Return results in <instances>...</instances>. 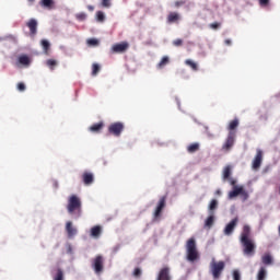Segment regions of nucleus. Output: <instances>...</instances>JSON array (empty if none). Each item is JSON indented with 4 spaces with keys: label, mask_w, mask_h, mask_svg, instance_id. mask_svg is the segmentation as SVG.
Instances as JSON below:
<instances>
[{
    "label": "nucleus",
    "mask_w": 280,
    "mask_h": 280,
    "mask_svg": "<svg viewBox=\"0 0 280 280\" xmlns=\"http://www.w3.org/2000/svg\"><path fill=\"white\" fill-rule=\"evenodd\" d=\"M240 243L243 248V254L248 257H253L256 254L257 245L255 240L252 237V228L248 224L243 226L240 235Z\"/></svg>",
    "instance_id": "f257e3e1"
},
{
    "label": "nucleus",
    "mask_w": 280,
    "mask_h": 280,
    "mask_svg": "<svg viewBox=\"0 0 280 280\" xmlns=\"http://www.w3.org/2000/svg\"><path fill=\"white\" fill-rule=\"evenodd\" d=\"M66 209H67L68 214L72 219H74V220L80 219L83 213L82 199L75 194L70 195L67 199Z\"/></svg>",
    "instance_id": "f03ea898"
},
{
    "label": "nucleus",
    "mask_w": 280,
    "mask_h": 280,
    "mask_svg": "<svg viewBox=\"0 0 280 280\" xmlns=\"http://www.w3.org/2000/svg\"><path fill=\"white\" fill-rule=\"evenodd\" d=\"M186 259L189 262H195L200 259V254L197 249V243L195 237H190L186 242Z\"/></svg>",
    "instance_id": "7ed1b4c3"
},
{
    "label": "nucleus",
    "mask_w": 280,
    "mask_h": 280,
    "mask_svg": "<svg viewBox=\"0 0 280 280\" xmlns=\"http://www.w3.org/2000/svg\"><path fill=\"white\" fill-rule=\"evenodd\" d=\"M225 267L226 265L224 260L217 261L215 258H212L210 262V273L213 280H219L222 277Z\"/></svg>",
    "instance_id": "20e7f679"
},
{
    "label": "nucleus",
    "mask_w": 280,
    "mask_h": 280,
    "mask_svg": "<svg viewBox=\"0 0 280 280\" xmlns=\"http://www.w3.org/2000/svg\"><path fill=\"white\" fill-rule=\"evenodd\" d=\"M124 130H125V125L121 121L112 122L107 128L108 133L114 137H120Z\"/></svg>",
    "instance_id": "39448f33"
},
{
    "label": "nucleus",
    "mask_w": 280,
    "mask_h": 280,
    "mask_svg": "<svg viewBox=\"0 0 280 280\" xmlns=\"http://www.w3.org/2000/svg\"><path fill=\"white\" fill-rule=\"evenodd\" d=\"M236 141V131H229L228 137L222 144V150L225 152H230L232 148L234 147Z\"/></svg>",
    "instance_id": "423d86ee"
},
{
    "label": "nucleus",
    "mask_w": 280,
    "mask_h": 280,
    "mask_svg": "<svg viewBox=\"0 0 280 280\" xmlns=\"http://www.w3.org/2000/svg\"><path fill=\"white\" fill-rule=\"evenodd\" d=\"M166 199H167L166 196H161V197H160V199H159V201H158V205H156V207H155V209H154V211H153V218H154V219L161 218L162 212H163V210H164L165 207H166Z\"/></svg>",
    "instance_id": "0eeeda50"
},
{
    "label": "nucleus",
    "mask_w": 280,
    "mask_h": 280,
    "mask_svg": "<svg viewBox=\"0 0 280 280\" xmlns=\"http://www.w3.org/2000/svg\"><path fill=\"white\" fill-rule=\"evenodd\" d=\"M92 268L95 275H101L104 271V257L95 256L92 260Z\"/></svg>",
    "instance_id": "6e6552de"
},
{
    "label": "nucleus",
    "mask_w": 280,
    "mask_h": 280,
    "mask_svg": "<svg viewBox=\"0 0 280 280\" xmlns=\"http://www.w3.org/2000/svg\"><path fill=\"white\" fill-rule=\"evenodd\" d=\"M240 222L238 217L233 218L224 228L223 233L226 236H231Z\"/></svg>",
    "instance_id": "1a4fd4ad"
},
{
    "label": "nucleus",
    "mask_w": 280,
    "mask_h": 280,
    "mask_svg": "<svg viewBox=\"0 0 280 280\" xmlns=\"http://www.w3.org/2000/svg\"><path fill=\"white\" fill-rule=\"evenodd\" d=\"M262 160H264V152L261 149H257L256 155L252 163L253 170H255V171L259 170L261 167Z\"/></svg>",
    "instance_id": "9d476101"
},
{
    "label": "nucleus",
    "mask_w": 280,
    "mask_h": 280,
    "mask_svg": "<svg viewBox=\"0 0 280 280\" xmlns=\"http://www.w3.org/2000/svg\"><path fill=\"white\" fill-rule=\"evenodd\" d=\"M128 48H129V44L127 42H121V43L114 44L112 46V51L114 54H124L128 50Z\"/></svg>",
    "instance_id": "9b49d317"
},
{
    "label": "nucleus",
    "mask_w": 280,
    "mask_h": 280,
    "mask_svg": "<svg viewBox=\"0 0 280 280\" xmlns=\"http://www.w3.org/2000/svg\"><path fill=\"white\" fill-rule=\"evenodd\" d=\"M26 27L30 31V36L35 37L37 35V27H38V22L35 19H30L26 22Z\"/></svg>",
    "instance_id": "f8f14e48"
},
{
    "label": "nucleus",
    "mask_w": 280,
    "mask_h": 280,
    "mask_svg": "<svg viewBox=\"0 0 280 280\" xmlns=\"http://www.w3.org/2000/svg\"><path fill=\"white\" fill-rule=\"evenodd\" d=\"M155 280H172L171 268L162 267V269H160Z\"/></svg>",
    "instance_id": "ddd939ff"
},
{
    "label": "nucleus",
    "mask_w": 280,
    "mask_h": 280,
    "mask_svg": "<svg viewBox=\"0 0 280 280\" xmlns=\"http://www.w3.org/2000/svg\"><path fill=\"white\" fill-rule=\"evenodd\" d=\"M66 232L69 238H72L78 234V230L73 226L72 221L66 222Z\"/></svg>",
    "instance_id": "4468645a"
},
{
    "label": "nucleus",
    "mask_w": 280,
    "mask_h": 280,
    "mask_svg": "<svg viewBox=\"0 0 280 280\" xmlns=\"http://www.w3.org/2000/svg\"><path fill=\"white\" fill-rule=\"evenodd\" d=\"M180 20V14L177 12H170L166 18L168 24L178 23Z\"/></svg>",
    "instance_id": "2eb2a0df"
},
{
    "label": "nucleus",
    "mask_w": 280,
    "mask_h": 280,
    "mask_svg": "<svg viewBox=\"0 0 280 280\" xmlns=\"http://www.w3.org/2000/svg\"><path fill=\"white\" fill-rule=\"evenodd\" d=\"M82 182L84 185L89 186L92 185L94 182V175L91 172H84L82 174Z\"/></svg>",
    "instance_id": "dca6fc26"
},
{
    "label": "nucleus",
    "mask_w": 280,
    "mask_h": 280,
    "mask_svg": "<svg viewBox=\"0 0 280 280\" xmlns=\"http://www.w3.org/2000/svg\"><path fill=\"white\" fill-rule=\"evenodd\" d=\"M105 124L103 121L93 124L89 127V131L93 132V133H100L103 128H104Z\"/></svg>",
    "instance_id": "f3484780"
},
{
    "label": "nucleus",
    "mask_w": 280,
    "mask_h": 280,
    "mask_svg": "<svg viewBox=\"0 0 280 280\" xmlns=\"http://www.w3.org/2000/svg\"><path fill=\"white\" fill-rule=\"evenodd\" d=\"M243 186H233V189L229 191V199H234L241 195Z\"/></svg>",
    "instance_id": "a211bd4d"
},
{
    "label": "nucleus",
    "mask_w": 280,
    "mask_h": 280,
    "mask_svg": "<svg viewBox=\"0 0 280 280\" xmlns=\"http://www.w3.org/2000/svg\"><path fill=\"white\" fill-rule=\"evenodd\" d=\"M102 234V226L101 225H94L90 229V235L94 238H98Z\"/></svg>",
    "instance_id": "6ab92c4d"
},
{
    "label": "nucleus",
    "mask_w": 280,
    "mask_h": 280,
    "mask_svg": "<svg viewBox=\"0 0 280 280\" xmlns=\"http://www.w3.org/2000/svg\"><path fill=\"white\" fill-rule=\"evenodd\" d=\"M31 63V59L27 55H21L18 57V65L27 67Z\"/></svg>",
    "instance_id": "aec40b11"
},
{
    "label": "nucleus",
    "mask_w": 280,
    "mask_h": 280,
    "mask_svg": "<svg viewBox=\"0 0 280 280\" xmlns=\"http://www.w3.org/2000/svg\"><path fill=\"white\" fill-rule=\"evenodd\" d=\"M238 126H240V119L238 118L232 119L228 126L229 132H235V130L238 128Z\"/></svg>",
    "instance_id": "412c9836"
},
{
    "label": "nucleus",
    "mask_w": 280,
    "mask_h": 280,
    "mask_svg": "<svg viewBox=\"0 0 280 280\" xmlns=\"http://www.w3.org/2000/svg\"><path fill=\"white\" fill-rule=\"evenodd\" d=\"M39 5L47 10H52L55 8V1L54 0H40Z\"/></svg>",
    "instance_id": "4be33fe9"
},
{
    "label": "nucleus",
    "mask_w": 280,
    "mask_h": 280,
    "mask_svg": "<svg viewBox=\"0 0 280 280\" xmlns=\"http://www.w3.org/2000/svg\"><path fill=\"white\" fill-rule=\"evenodd\" d=\"M200 150V143L194 142L187 145V152L194 154Z\"/></svg>",
    "instance_id": "5701e85b"
},
{
    "label": "nucleus",
    "mask_w": 280,
    "mask_h": 280,
    "mask_svg": "<svg viewBox=\"0 0 280 280\" xmlns=\"http://www.w3.org/2000/svg\"><path fill=\"white\" fill-rule=\"evenodd\" d=\"M52 280H65V271L58 267L52 275Z\"/></svg>",
    "instance_id": "b1692460"
},
{
    "label": "nucleus",
    "mask_w": 280,
    "mask_h": 280,
    "mask_svg": "<svg viewBox=\"0 0 280 280\" xmlns=\"http://www.w3.org/2000/svg\"><path fill=\"white\" fill-rule=\"evenodd\" d=\"M40 46L43 48L44 55L48 56L50 50V43L47 39H42Z\"/></svg>",
    "instance_id": "393cba45"
},
{
    "label": "nucleus",
    "mask_w": 280,
    "mask_h": 280,
    "mask_svg": "<svg viewBox=\"0 0 280 280\" xmlns=\"http://www.w3.org/2000/svg\"><path fill=\"white\" fill-rule=\"evenodd\" d=\"M171 59L168 56H163L160 60V62L156 65L158 69H163L164 67H166L167 65H170Z\"/></svg>",
    "instance_id": "a878e982"
},
{
    "label": "nucleus",
    "mask_w": 280,
    "mask_h": 280,
    "mask_svg": "<svg viewBox=\"0 0 280 280\" xmlns=\"http://www.w3.org/2000/svg\"><path fill=\"white\" fill-rule=\"evenodd\" d=\"M219 207V201L218 199H211L208 209H209V213L210 214H214V211L218 209Z\"/></svg>",
    "instance_id": "bb28decb"
},
{
    "label": "nucleus",
    "mask_w": 280,
    "mask_h": 280,
    "mask_svg": "<svg viewBox=\"0 0 280 280\" xmlns=\"http://www.w3.org/2000/svg\"><path fill=\"white\" fill-rule=\"evenodd\" d=\"M261 262L265 266H270L273 264V258L271 256V254H264V256H261Z\"/></svg>",
    "instance_id": "cd10ccee"
},
{
    "label": "nucleus",
    "mask_w": 280,
    "mask_h": 280,
    "mask_svg": "<svg viewBox=\"0 0 280 280\" xmlns=\"http://www.w3.org/2000/svg\"><path fill=\"white\" fill-rule=\"evenodd\" d=\"M45 65L50 71H55L58 66V61L56 59H47Z\"/></svg>",
    "instance_id": "c85d7f7f"
},
{
    "label": "nucleus",
    "mask_w": 280,
    "mask_h": 280,
    "mask_svg": "<svg viewBox=\"0 0 280 280\" xmlns=\"http://www.w3.org/2000/svg\"><path fill=\"white\" fill-rule=\"evenodd\" d=\"M214 220H215L214 213H210L205 221V228L211 229L214 224Z\"/></svg>",
    "instance_id": "c756f323"
},
{
    "label": "nucleus",
    "mask_w": 280,
    "mask_h": 280,
    "mask_svg": "<svg viewBox=\"0 0 280 280\" xmlns=\"http://www.w3.org/2000/svg\"><path fill=\"white\" fill-rule=\"evenodd\" d=\"M185 65L188 66L192 71H198V65L191 59H186Z\"/></svg>",
    "instance_id": "7c9ffc66"
},
{
    "label": "nucleus",
    "mask_w": 280,
    "mask_h": 280,
    "mask_svg": "<svg viewBox=\"0 0 280 280\" xmlns=\"http://www.w3.org/2000/svg\"><path fill=\"white\" fill-rule=\"evenodd\" d=\"M267 277V271L265 267H260L258 273H257V280H265Z\"/></svg>",
    "instance_id": "2f4dec72"
},
{
    "label": "nucleus",
    "mask_w": 280,
    "mask_h": 280,
    "mask_svg": "<svg viewBox=\"0 0 280 280\" xmlns=\"http://www.w3.org/2000/svg\"><path fill=\"white\" fill-rule=\"evenodd\" d=\"M74 18L79 22H84L88 19V14L85 12H80V13H77Z\"/></svg>",
    "instance_id": "473e14b6"
},
{
    "label": "nucleus",
    "mask_w": 280,
    "mask_h": 280,
    "mask_svg": "<svg viewBox=\"0 0 280 280\" xmlns=\"http://www.w3.org/2000/svg\"><path fill=\"white\" fill-rule=\"evenodd\" d=\"M101 71V66L98 63H92V77H96Z\"/></svg>",
    "instance_id": "72a5a7b5"
},
{
    "label": "nucleus",
    "mask_w": 280,
    "mask_h": 280,
    "mask_svg": "<svg viewBox=\"0 0 280 280\" xmlns=\"http://www.w3.org/2000/svg\"><path fill=\"white\" fill-rule=\"evenodd\" d=\"M232 174V168L231 166H225L223 170V179H229Z\"/></svg>",
    "instance_id": "f704fd0d"
},
{
    "label": "nucleus",
    "mask_w": 280,
    "mask_h": 280,
    "mask_svg": "<svg viewBox=\"0 0 280 280\" xmlns=\"http://www.w3.org/2000/svg\"><path fill=\"white\" fill-rule=\"evenodd\" d=\"M96 21L100 23L105 22V13L103 11H97L96 12Z\"/></svg>",
    "instance_id": "c9c22d12"
},
{
    "label": "nucleus",
    "mask_w": 280,
    "mask_h": 280,
    "mask_svg": "<svg viewBox=\"0 0 280 280\" xmlns=\"http://www.w3.org/2000/svg\"><path fill=\"white\" fill-rule=\"evenodd\" d=\"M221 26H222V23H221V22H213V23H210V24H209V27H210L211 30H213V31L220 30Z\"/></svg>",
    "instance_id": "e433bc0d"
},
{
    "label": "nucleus",
    "mask_w": 280,
    "mask_h": 280,
    "mask_svg": "<svg viewBox=\"0 0 280 280\" xmlns=\"http://www.w3.org/2000/svg\"><path fill=\"white\" fill-rule=\"evenodd\" d=\"M86 44H88L89 46L95 47V46H98V45H100V42H98V39H96V38H89V39L86 40Z\"/></svg>",
    "instance_id": "4c0bfd02"
},
{
    "label": "nucleus",
    "mask_w": 280,
    "mask_h": 280,
    "mask_svg": "<svg viewBox=\"0 0 280 280\" xmlns=\"http://www.w3.org/2000/svg\"><path fill=\"white\" fill-rule=\"evenodd\" d=\"M102 8L109 9L112 7V0H101Z\"/></svg>",
    "instance_id": "58836bf2"
},
{
    "label": "nucleus",
    "mask_w": 280,
    "mask_h": 280,
    "mask_svg": "<svg viewBox=\"0 0 280 280\" xmlns=\"http://www.w3.org/2000/svg\"><path fill=\"white\" fill-rule=\"evenodd\" d=\"M16 89L19 92H24L26 90V85L23 82H19L16 84Z\"/></svg>",
    "instance_id": "ea45409f"
},
{
    "label": "nucleus",
    "mask_w": 280,
    "mask_h": 280,
    "mask_svg": "<svg viewBox=\"0 0 280 280\" xmlns=\"http://www.w3.org/2000/svg\"><path fill=\"white\" fill-rule=\"evenodd\" d=\"M132 275L136 278H140L141 275H142V271H141V269L139 267H137L136 269H133V273Z\"/></svg>",
    "instance_id": "a19ab883"
},
{
    "label": "nucleus",
    "mask_w": 280,
    "mask_h": 280,
    "mask_svg": "<svg viewBox=\"0 0 280 280\" xmlns=\"http://www.w3.org/2000/svg\"><path fill=\"white\" fill-rule=\"evenodd\" d=\"M240 196L244 198V200H247L249 198L248 192L242 187V191L240 192Z\"/></svg>",
    "instance_id": "79ce46f5"
},
{
    "label": "nucleus",
    "mask_w": 280,
    "mask_h": 280,
    "mask_svg": "<svg viewBox=\"0 0 280 280\" xmlns=\"http://www.w3.org/2000/svg\"><path fill=\"white\" fill-rule=\"evenodd\" d=\"M270 4V0H259V5L266 8Z\"/></svg>",
    "instance_id": "37998d69"
},
{
    "label": "nucleus",
    "mask_w": 280,
    "mask_h": 280,
    "mask_svg": "<svg viewBox=\"0 0 280 280\" xmlns=\"http://www.w3.org/2000/svg\"><path fill=\"white\" fill-rule=\"evenodd\" d=\"M233 280H241V273L237 269L233 271Z\"/></svg>",
    "instance_id": "c03bdc74"
},
{
    "label": "nucleus",
    "mask_w": 280,
    "mask_h": 280,
    "mask_svg": "<svg viewBox=\"0 0 280 280\" xmlns=\"http://www.w3.org/2000/svg\"><path fill=\"white\" fill-rule=\"evenodd\" d=\"M173 45H174L175 47H180V46H183V39H180V38L175 39V40L173 42Z\"/></svg>",
    "instance_id": "a18cd8bd"
},
{
    "label": "nucleus",
    "mask_w": 280,
    "mask_h": 280,
    "mask_svg": "<svg viewBox=\"0 0 280 280\" xmlns=\"http://www.w3.org/2000/svg\"><path fill=\"white\" fill-rule=\"evenodd\" d=\"M185 4H186V1H184V0L175 1V8H180Z\"/></svg>",
    "instance_id": "49530a36"
},
{
    "label": "nucleus",
    "mask_w": 280,
    "mask_h": 280,
    "mask_svg": "<svg viewBox=\"0 0 280 280\" xmlns=\"http://www.w3.org/2000/svg\"><path fill=\"white\" fill-rule=\"evenodd\" d=\"M86 9L89 12H94L95 10L94 5H91V4L86 5Z\"/></svg>",
    "instance_id": "de8ad7c7"
},
{
    "label": "nucleus",
    "mask_w": 280,
    "mask_h": 280,
    "mask_svg": "<svg viewBox=\"0 0 280 280\" xmlns=\"http://www.w3.org/2000/svg\"><path fill=\"white\" fill-rule=\"evenodd\" d=\"M224 44H225L226 46H231V45H232V40H231V39H225V40H224Z\"/></svg>",
    "instance_id": "09e8293b"
},
{
    "label": "nucleus",
    "mask_w": 280,
    "mask_h": 280,
    "mask_svg": "<svg viewBox=\"0 0 280 280\" xmlns=\"http://www.w3.org/2000/svg\"><path fill=\"white\" fill-rule=\"evenodd\" d=\"M231 186H234V187H236L235 185H236V180L235 179H231Z\"/></svg>",
    "instance_id": "8fccbe9b"
},
{
    "label": "nucleus",
    "mask_w": 280,
    "mask_h": 280,
    "mask_svg": "<svg viewBox=\"0 0 280 280\" xmlns=\"http://www.w3.org/2000/svg\"><path fill=\"white\" fill-rule=\"evenodd\" d=\"M215 194H217V195H221V190H217Z\"/></svg>",
    "instance_id": "3c124183"
},
{
    "label": "nucleus",
    "mask_w": 280,
    "mask_h": 280,
    "mask_svg": "<svg viewBox=\"0 0 280 280\" xmlns=\"http://www.w3.org/2000/svg\"><path fill=\"white\" fill-rule=\"evenodd\" d=\"M28 2L34 3V2H35V0H28Z\"/></svg>",
    "instance_id": "603ef678"
},
{
    "label": "nucleus",
    "mask_w": 280,
    "mask_h": 280,
    "mask_svg": "<svg viewBox=\"0 0 280 280\" xmlns=\"http://www.w3.org/2000/svg\"><path fill=\"white\" fill-rule=\"evenodd\" d=\"M278 231H279V236H280V225H279V229H278Z\"/></svg>",
    "instance_id": "864d4df0"
}]
</instances>
